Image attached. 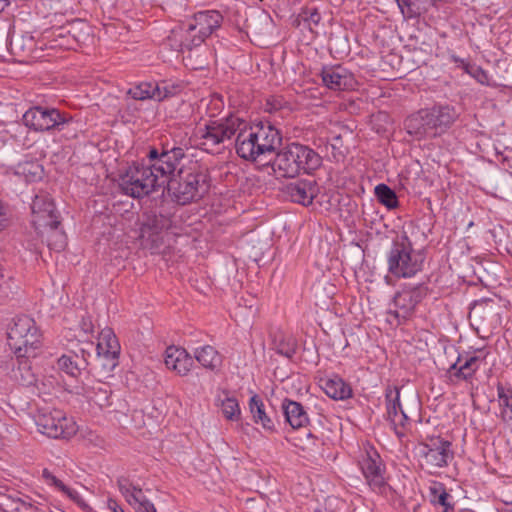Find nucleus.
Returning <instances> with one entry per match:
<instances>
[{
  "label": "nucleus",
  "instance_id": "ddd939ff",
  "mask_svg": "<svg viewBox=\"0 0 512 512\" xmlns=\"http://www.w3.org/2000/svg\"><path fill=\"white\" fill-rule=\"evenodd\" d=\"M451 442L441 438L432 439L430 443L420 445L419 454L430 468H442L453 459Z\"/></svg>",
  "mask_w": 512,
  "mask_h": 512
},
{
  "label": "nucleus",
  "instance_id": "de8ad7c7",
  "mask_svg": "<svg viewBox=\"0 0 512 512\" xmlns=\"http://www.w3.org/2000/svg\"><path fill=\"white\" fill-rule=\"evenodd\" d=\"M300 17L309 22V24L318 25L321 20V15L318 12V9L314 6H307L302 9L300 13Z\"/></svg>",
  "mask_w": 512,
  "mask_h": 512
},
{
  "label": "nucleus",
  "instance_id": "58836bf2",
  "mask_svg": "<svg viewBox=\"0 0 512 512\" xmlns=\"http://www.w3.org/2000/svg\"><path fill=\"white\" fill-rule=\"evenodd\" d=\"M386 398V410L387 417L389 420L391 418H395L398 414L403 411L401 403H400V390L397 387L388 388L385 394Z\"/></svg>",
  "mask_w": 512,
  "mask_h": 512
},
{
  "label": "nucleus",
  "instance_id": "a19ab883",
  "mask_svg": "<svg viewBox=\"0 0 512 512\" xmlns=\"http://www.w3.org/2000/svg\"><path fill=\"white\" fill-rule=\"evenodd\" d=\"M158 84L143 82L128 90L127 94L135 100L155 99Z\"/></svg>",
  "mask_w": 512,
  "mask_h": 512
},
{
  "label": "nucleus",
  "instance_id": "2eb2a0df",
  "mask_svg": "<svg viewBox=\"0 0 512 512\" xmlns=\"http://www.w3.org/2000/svg\"><path fill=\"white\" fill-rule=\"evenodd\" d=\"M117 486L128 504L137 512H157L154 504L144 495L143 489L134 485L127 477H119Z\"/></svg>",
  "mask_w": 512,
  "mask_h": 512
},
{
  "label": "nucleus",
  "instance_id": "a878e982",
  "mask_svg": "<svg viewBox=\"0 0 512 512\" xmlns=\"http://www.w3.org/2000/svg\"><path fill=\"white\" fill-rule=\"evenodd\" d=\"M57 367L71 377H78L83 370L87 369V363L78 357L76 351H70L58 358Z\"/></svg>",
  "mask_w": 512,
  "mask_h": 512
},
{
  "label": "nucleus",
  "instance_id": "72a5a7b5",
  "mask_svg": "<svg viewBox=\"0 0 512 512\" xmlns=\"http://www.w3.org/2000/svg\"><path fill=\"white\" fill-rule=\"evenodd\" d=\"M15 174L22 176L27 182H36L42 179L44 170L37 162L25 161L16 166Z\"/></svg>",
  "mask_w": 512,
  "mask_h": 512
},
{
  "label": "nucleus",
  "instance_id": "412c9836",
  "mask_svg": "<svg viewBox=\"0 0 512 512\" xmlns=\"http://www.w3.org/2000/svg\"><path fill=\"white\" fill-rule=\"evenodd\" d=\"M119 354L97 351V355L91 364L90 372L99 379L112 377L114 369L118 366Z\"/></svg>",
  "mask_w": 512,
  "mask_h": 512
},
{
  "label": "nucleus",
  "instance_id": "052dcab7",
  "mask_svg": "<svg viewBox=\"0 0 512 512\" xmlns=\"http://www.w3.org/2000/svg\"><path fill=\"white\" fill-rule=\"evenodd\" d=\"M108 506L113 512H124V510L117 504L115 500L110 499Z\"/></svg>",
  "mask_w": 512,
  "mask_h": 512
},
{
  "label": "nucleus",
  "instance_id": "a18cd8bd",
  "mask_svg": "<svg viewBox=\"0 0 512 512\" xmlns=\"http://www.w3.org/2000/svg\"><path fill=\"white\" fill-rule=\"evenodd\" d=\"M181 90L180 84L163 85L158 84V91H155V100L161 101L167 97L176 95Z\"/></svg>",
  "mask_w": 512,
  "mask_h": 512
},
{
  "label": "nucleus",
  "instance_id": "603ef678",
  "mask_svg": "<svg viewBox=\"0 0 512 512\" xmlns=\"http://www.w3.org/2000/svg\"><path fill=\"white\" fill-rule=\"evenodd\" d=\"M94 348V344L92 342L86 343V347H81L79 349L78 357L85 360L87 363V367L91 366L92 362H90L89 358L91 357V351Z\"/></svg>",
  "mask_w": 512,
  "mask_h": 512
},
{
  "label": "nucleus",
  "instance_id": "dca6fc26",
  "mask_svg": "<svg viewBox=\"0 0 512 512\" xmlns=\"http://www.w3.org/2000/svg\"><path fill=\"white\" fill-rule=\"evenodd\" d=\"M256 142L260 151L261 158L274 154L282 145V136L280 131L270 123H259L252 126Z\"/></svg>",
  "mask_w": 512,
  "mask_h": 512
},
{
  "label": "nucleus",
  "instance_id": "9d476101",
  "mask_svg": "<svg viewBox=\"0 0 512 512\" xmlns=\"http://www.w3.org/2000/svg\"><path fill=\"white\" fill-rule=\"evenodd\" d=\"M25 126L34 131H49L56 129L61 131L66 124H69L72 117L68 114L61 113L55 108H44L35 106L28 109L23 117Z\"/></svg>",
  "mask_w": 512,
  "mask_h": 512
},
{
  "label": "nucleus",
  "instance_id": "bf43d9fd",
  "mask_svg": "<svg viewBox=\"0 0 512 512\" xmlns=\"http://www.w3.org/2000/svg\"><path fill=\"white\" fill-rule=\"evenodd\" d=\"M438 0H420L418 3L419 5H423L425 12L428 11V9L436 4Z\"/></svg>",
  "mask_w": 512,
  "mask_h": 512
},
{
  "label": "nucleus",
  "instance_id": "c756f323",
  "mask_svg": "<svg viewBox=\"0 0 512 512\" xmlns=\"http://www.w3.org/2000/svg\"><path fill=\"white\" fill-rule=\"evenodd\" d=\"M160 154L163 156L164 162H166V171H170L171 176L176 174L175 171L181 161L186 159V154L182 147L171 146L169 143L162 145Z\"/></svg>",
  "mask_w": 512,
  "mask_h": 512
},
{
  "label": "nucleus",
  "instance_id": "f03ea898",
  "mask_svg": "<svg viewBox=\"0 0 512 512\" xmlns=\"http://www.w3.org/2000/svg\"><path fill=\"white\" fill-rule=\"evenodd\" d=\"M322 165V157L312 148L292 142L276 152L272 168L283 177L293 178L301 171L312 173Z\"/></svg>",
  "mask_w": 512,
  "mask_h": 512
},
{
  "label": "nucleus",
  "instance_id": "e2e57ef3",
  "mask_svg": "<svg viewBox=\"0 0 512 512\" xmlns=\"http://www.w3.org/2000/svg\"><path fill=\"white\" fill-rule=\"evenodd\" d=\"M497 393H498V398H499V399H503V398H504V395H507V394L505 393L504 388H503L501 385H498V387H497Z\"/></svg>",
  "mask_w": 512,
  "mask_h": 512
},
{
  "label": "nucleus",
  "instance_id": "b1692460",
  "mask_svg": "<svg viewBox=\"0 0 512 512\" xmlns=\"http://www.w3.org/2000/svg\"><path fill=\"white\" fill-rule=\"evenodd\" d=\"M405 129L410 135L418 138L432 137V130L428 124V114L426 109L420 110L409 116L404 122Z\"/></svg>",
  "mask_w": 512,
  "mask_h": 512
},
{
  "label": "nucleus",
  "instance_id": "0eeeda50",
  "mask_svg": "<svg viewBox=\"0 0 512 512\" xmlns=\"http://www.w3.org/2000/svg\"><path fill=\"white\" fill-rule=\"evenodd\" d=\"M223 16L216 10L201 11L194 15L188 24L184 40L181 41V50H192L201 45L222 23Z\"/></svg>",
  "mask_w": 512,
  "mask_h": 512
},
{
  "label": "nucleus",
  "instance_id": "c9c22d12",
  "mask_svg": "<svg viewBox=\"0 0 512 512\" xmlns=\"http://www.w3.org/2000/svg\"><path fill=\"white\" fill-rule=\"evenodd\" d=\"M249 409L256 423H261L265 429L273 427L272 420L266 415L263 401L258 395H253L249 401Z\"/></svg>",
  "mask_w": 512,
  "mask_h": 512
},
{
  "label": "nucleus",
  "instance_id": "a211bd4d",
  "mask_svg": "<svg viewBox=\"0 0 512 512\" xmlns=\"http://www.w3.org/2000/svg\"><path fill=\"white\" fill-rule=\"evenodd\" d=\"M235 148L238 156L245 160L256 161L261 158L254 130L252 126L248 127L244 121L236 133Z\"/></svg>",
  "mask_w": 512,
  "mask_h": 512
},
{
  "label": "nucleus",
  "instance_id": "c03bdc74",
  "mask_svg": "<svg viewBox=\"0 0 512 512\" xmlns=\"http://www.w3.org/2000/svg\"><path fill=\"white\" fill-rule=\"evenodd\" d=\"M147 168L152 170V174H158L161 182V186L168 182L171 177L170 171H166V162H164L163 156L160 154V158L155 163L145 164Z\"/></svg>",
  "mask_w": 512,
  "mask_h": 512
},
{
  "label": "nucleus",
  "instance_id": "e433bc0d",
  "mask_svg": "<svg viewBox=\"0 0 512 512\" xmlns=\"http://www.w3.org/2000/svg\"><path fill=\"white\" fill-rule=\"evenodd\" d=\"M96 351H104L107 353H120V344L110 328H104L99 334V342Z\"/></svg>",
  "mask_w": 512,
  "mask_h": 512
},
{
  "label": "nucleus",
  "instance_id": "8fccbe9b",
  "mask_svg": "<svg viewBox=\"0 0 512 512\" xmlns=\"http://www.w3.org/2000/svg\"><path fill=\"white\" fill-rule=\"evenodd\" d=\"M42 477L44 478L47 484L55 486L60 491L65 489L66 485L57 477H55L48 469L43 470Z\"/></svg>",
  "mask_w": 512,
  "mask_h": 512
},
{
  "label": "nucleus",
  "instance_id": "aec40b11",
  "mask_svg": "<svg viewBox=\"0 0 512 512\" xmlns=\"http://www.w3.org/2000/svg\"><path fill=\"white\" fill-rule=\"evenodd\" d=\"M164 361L168 369L176 371L180 376L187 375L194 363L192 356L184 348L174 346L166 349Z\"/></svg>",
  "mask_w": 512,
  "mask_h": 512
},
{
  "label": "nucleus",
  "instance_id": "338daca9",
  "mask_svg": "<svg viewBox=\"0 0 512 512\" xmlns=\"http://www.w3.org/2000/svg\"><path fill=\"white\" fill-rule=\"evenodd\" d=\"M315 512H322V511L317 509V510H315Z\"/></svg>",
  "mask_w": 512,
  "mask_h": 512
},
{
  "label": "nucleus",
  "instance_id": "f8f14e48",
  "mask_svg": "<svg viewBox=\"0 0 512 512\" xmlns=\"http://www.w3.org/2000/svg\"><path fill=\"white\" fill-rule=\"evenodd\" d=\"M359 463L370 488L378 493H384L387 484L383 477L382 464L377 451L369 447L365 450Z\"/></svg>",
  "mask_w": 512,
  "mask_h": 512
},
{
  "label": "nucleus",
  "instance_id": "09e8293b",
  "mask_svg": "<svg viewBox=\"0 0 512 512\" xmlns=\"http://www.w3.org/2000/svg\"><path fill=\"white\" fill-rule=\"evenodd\" d=\"M265 506L263 500H257L255 498H249L245 502V509L248 512H266Z\"/></svg>",
  "mask_w": 512,
  "mask_h": 512
},
{
  "label": "nucleus",
  "instance_id": "473e14b6",
  "mask_svg": "<svg viewBox=\"0 0 512 512\" xmlns=\"http://www.w3.org/2000/svg\"><path fill=\"white\" fill-rule=\"evenodd\" d=\"M493 188L496 196L501 199L512 201V175L507 171H502L495 176Z\"/></svg>",
  "mask_w": 512,
  "mask_h": 512
},
{
  "label": "nucleus",
  "instance_id": "9b49d317",
  "mask_svg": "<svg viewBox=\"0 0 512 512\" xmlns=\"http://www.w3.org/2000/svg\"><path fill=\"white\" fill-rule=\"evenodd\" d=\"M31 214V223L37 233L43 234L42 229L47 230L49 225L55 227L56 224H60L59 212L48 194L42 193L34 197Z\"/></svg>",
  "mask_w": 512,
  "mask_h": 512
},
{
  "label": "nucleus",
  "instance_id": "cd10ccee",
  "mask_svg": "<svg viewBox=\"0 0 512 512\" xmlns=\"http://www.w3.org/2000/svg\"><path fill=\"white\" fill-rule=\"evenodd\" d=\"M29 358L17 356V366L13 367L11 374L14 381L25 387L32 386L37 382V377L32 371Z\"/></svg>",
  "mask_w": 512,
  "mask_h": 512
},
{
  "label": "nucleus",
  "instance_id": "7c9ffc66",
  "mask_svg": "<svg viewBox=\"0 0 512 512\" xmlns=\"http://www.w3.org/2000/svg\"><path fill=\"white\" fill-rule=\"evenodd\" d=\"M194 357L204 368L211 371L216 370L222 364L220 354L210 345L195 349Z\"/></svg>",
  "mask_w": 512,
  "mask_h": 512
},
{
  "label": "nucleus",
  "instance_id": "13d9d810",
  "mask_svg": "<svg viewBox=\"0 0 512 512\" xmlns=\"http://www.w3.org/2000/svg\"><path fill=\"white\" fill-rule=\"evenodd\" d=\"M160 158V152L156 148H151L148 153V164L155 163Z\"/></svg>",
  "mask_w": 512,
  "mask_h": 512
},
{
  "label": "nucleus",
  "instance_id": "bb28decb",
  "mask_svg": "<svg viewBox=\"0 0 512 512\" xmlns=\"http://www.w3.org/2000/svg\"><path fill=\"white\" fill-rule=\"evenodd\" d=\"M170 220L168 217L162 214H156L155 212L146 213L144 220L141 224V237H151L160 233L163 229L168 228Z\"/></svg>",
  "mask_w": 512,
  "mask_h": 512
},
{
  "label": "nucleus",
  "instance_id": "7ed1b4c3",
  "mask_svg": "<svg viewBox=\"0 0 512 512\" xmlns=\"http://www.w3.org/2000/svg\"><path fill=\"white\" fill-rule=\"evenodd\" d=\"M425 257L416 251L406 234L397 236L387 253L388 272L396 278H410L423 268Z\"/></svg>",
  "mask_w": 512,
  "mask_h": 512
},
{
  "label": "nucleus",
  "instance_id": "39448f33",
  "mask_svg": "<svg viewBox=\"0 0 512 512\" xmlns=\"http://www.w3.org/2000/svg\"><path fill=\"white\" fill-rule=\"evenodd\" d=\"M119 186L124 194L133 198H142L161 187V182L158 174H152V170L142 163L130 166L121 175Z\"/></svg>",
  "mask_w": 512,
  "mask_h": 512
},
{
  "label": "nucleus",
  "instance_id": "49530a36",
  "mask_svg": "<svg viewBox=\"0 0 512 512\" xmlns=\"http://www.w3.org/2000/svg\"><path fill=\"white\" fill-rule=\"evenodd\" d=\"M388 421L398 436L404 435L403 429L409 421V418L404 411H401L398 416L391 418Z\"/></svg>",
  "mask_w": 512,
  "mask_h": 512
},
{
  "label": "nucleus",
  "instance_id": "6e6d98bb",
  "mask_svg": "<svg viewBox=\"0 0 512 512\" xmlns=\"http://www.w3.org/2000/svg\"><path fill=\"white\" fill-rule=\"evenodd\" d=\"M18 502L25 508H28V509H35L37 510V507L35 506V504L37 503L36 501H33L30 497L28 496H24V497H21L18 499Z\"/></svg>",
  "mask_w": 512,
  "mask_h": 512
},
{
  "label": "nucleus",
  "instance_id": "5701e85b",
  "mask_svg": "<svg viewBox=\"0 0 512 512\" xmlns=\"http://www.w3.org/2000/svg\"><path fill=\"white\" fill-rule=\"evenodd\" d=\"M282 410L286 421L293 429L305 427L309 423V418L303 406L289 399L282 402Z\"/></svg>",
  "mask_w": 512,
  "mask_h": 512
},
{
  "label": "nucleus",
  "instance_id": "4c0bfd02",
  "mask_svg": "<svg viewBox=\"0 0 512 512\" xmlns=\"http://www.w3.org/2000/svg\"><path fill=\"white\" fill-rule=\"evenodd\" d=\"M377 200L387 209L392 210L398 207V198L394 190L386 184H379L375 187Z\"/></svg>",
  "mask_w": 512,
  "mask_h": 512
},
{
  "label": "nucleus",
  "instance_id": "1a4fd4ad",
  "mask_svg": "<svg viewBox=\"0 0 512 512\" xmlns=\"http://www.w3.org/2000/svg\"><path fill=\"white\" fill-rule=\"evenodd\" d=\"M242 125L243 120L237 117L227 118L224 121H212L199 127L195 136L205 150H212L216 146L230 141Z\"/></svg>",
  "mask_w": 512,
  "mask_h": 512
},
{
  "label": "nucleus",
  "instance_id": "864d4df0",
  "mask_svg": "<svg viewBox=\"0 0 512 512\" xmlns=\"http://www.w3.org/2000/svg\"><path fill=\"white\" fill-rule=\"evenodd\" d=\"M469 73L481 84H485L488 82L487 73L480 67H471Z\"/></svg>",
  "mask_w": 512,
  "mask_h": 512
},
{
  "label": "nucleus",
  "instance_id": "423d86ee",
  "mask_svg": "<svg viewBox=\"0 0 512 512\" xmlns=\"http://www.w3.org/2000/svg\"><path fill=\"white\" fill-rule=\"evenodd\" d=\"M428 288L425 284L405 285L393 298L394 309L387 312V321L391 325H400L407 321L414 313L416 306L427 296Z\"/></svg>",
  "mask_w": 512,
  "mask_h": 512
},
{
  "label": "nucleus",
  "instance_id": "69168bd1",
  "mask_svg": "<svg viewBox=\"0 0 512 512\" xmlns=\"http://www.w3.org/2000/svg\"><path fill=\"white\" fill-rule=\"evenodd\" d=\"M7 5L6 0H0V11L4 10Z\"/></svg>",
  "mask_w": 512,
  "mask_h": 512
},
{
  "label": "nucleus",
  "instance_id": "79ce46f5",
  "mask_svg": "<svg viewBox=\"0 0 512 512\" xmlns=\"http://www.w3.org/2000/svg\"><path fill=\"white\" fill-rule=\"evenodd\" d=\"M420 0H396L397 5L406 19L419 17L422 13H425L423 5H419Z\"/></svg>",
  "mask_w": 512,
  "mask_h": 512
},
{
  "label": "nucleus",
  "instance_id": "6ab92c4d",
  "mask_svg": "<svg viewBox=\"0 0 512 512\" xmlns=\"http://www.w3.org/2000/svg\"><path fill=\"white\" fill-rule=\"evenodd\" d=\"M428 114V124L431 126L432 137L445 132L458 117L457 112L450 106H435L432 109H426Z\"/></svg>",
  "mask_w": 512,
  "mask_h": 512
},
{
  "label": "nucleus",
  "instance_id": "20e7f679",
  "mask_svg": "<svg viewBox=\"0 0 512 512\" xmlns=\"http://www.w3.org/2000/svg\"><path fill=\"white\" fill-rule=\"evenodd\" d=\"M7 340L16 356L35 357L40 334L34 320L25 315L14 318L7 331Z\"/></svg>",
  "mask_w": 512,
  "mask_h": 512
},
{
  "label": "nucleus",
  "instance_id": "2f4dec72",
  "mask_svg": "<svg viewBox=\"0 0 512 512\" xmlns=\"http://www.w3.org/2000/svg\"><path fill=\"white\" fill-rule=\"evenodd\" d=\"M429 497L431 503L443 507V512H454V505L449 502L452 497L442 483L434 482L429 487Z\"/></svg>",
  "mask_w": 512,
  "mask_h": 512
},
{
  "label": "nucleus",
  "instance_id": "6e6552de",
  "mask_svg": "<svg viewBox=\"0 0 512 512\" xmlns=\"http://www.w3.org/2000/svg\"><path fill=\"white\" fill-rule=\"evenodd\" d=\"M34 420L38 431L51 438H70L77 432L73 419L59 409L41 408Z\"/></svg>",
  "mask_w": 512,
  "mask_h": 512
},
{
  "label": "nucleus",
  "instance_id": "5fc2aeb1",
  "mask_svg": "<svg viewBox=\"0 0 512 512\" xmlns=\"http://www.w3.org/2000/svg\"><path fill=\"white\" fill-rule=\"evenodd\" d=\"M8 222L7 208L0 201V230L4 229L8 225Z\"/></svg>",
  "mask_w": 512,
  "mask_h": 512
},
{
  "label": "nucleus",
  "instance_id": "f3484780",
  "mask_svg": "<svg viewBox=\"0 0 512 512\" xmlns=\"http://www.w3.org/2000/svg\"><path fill=\"white\" fill-rule=\"evenodd\" d=\"M320 76L323 85L333 91L348 90L355 84L353 75L340 65L324 67Z\"/></svg>",
  "mask_w": 512,
  "mask_h": 512
},
{
  "label": "nucleus",
  "instance_id": "3c124183",
  "mask_svg": "<svg viewBox=\"0 0 512 512\" xmlns=\"http://www.w3.org/2000/svg\"><path fill=\"white\" fill-rule=\"evenodd\" d=\"M72 501L77 503L81 507H88L83 498L79 495L77 491L65 486V489L62 490Z\"/></svg>",
  "mask_w": 512,
  "mask_h": 512
},
{
  "label": "nucleus",
  "instance_id": "680f3d73",
  "mask_svg": "<svg viewBox=\"0 0 512 512\" xmlns=\"http://www.w3.org/2000/svg\"><path fill=\"white\" fill-rule=\"evenodd\" d=\"M502 404L505 406V407H508V405L511 403L512 401V396L509 397L508 395H504V398L503 399H499Z\"/></svg>",
  "mask_w": 512,
  "mask_h": 512
},
{
  "label": "nucleus",
  "instance_id": "ea45409f",
  "mask_svg": "<svg viewBox=\"0 0 512 512\" xmlns=\"http://www.w3.org/2000/svg\"><path fill=\"white\" fill-rule=\"evenodd\" d=\"M220 406L223 416L229 421H239L241 418V409L238 401L234 397L228 396L220 400Z\"/></svg>",
  "mask_w": 512,
  "mask_h": 512
},
{
  "label": "nucleus",
  "instance_id": "4d7b16f0",
  "mask_svg": "<svg viewBox=\"0 0 512 512\" xmlns=\"http://www.w3.org/2000/svg\"><path fill=\"white\" fill-rule=\"evenodd\" d=\"M81 330L85 333L93 332V324L90 318H83L80 323Z\"/></svg>",
  "mask_w": 512,
  "mask_h": 512
},
{
  "label": "nucleus",
  "instance_id": "f704fd0d",
  "mask_svg": "<svg viewBox=\"0 0 512 512\" xmlns=\"http://www.w3.org/2000/svg\"><path fill=\"white\" fill-rule=\"evenodd\" d=\"M478 361L479 357L471 356L459 367H457V363L452 364L449 368L450 376L463 380L469 379L478 369Z\"/></svg>",
  "mask_w": 512,
  "mask_h": 512
},
{
  "label": "nucleus",
  "instance_id": "f257e3e1",
  "mask_svg": "<svg viewBox=\"0 0 512 512\" xmlns=\"http://www.w3.org/2000/svg\"><path fill=\"white\" fill-rule=\"evenodd\" d=\"M208 174L198 161L188 160L167 182V190L173 201L187 205L197 201L207 192Z\"/></svg>",
  "mask_w": 512,
  "mask_h": 512
},
{
  "label": "nucleus",
  "instance_id": "4be33fe9",
  "mask_svg": "<svg viewBox=\"0 0 512 512\" xmlns=\"http://www.w3.org/2000/svg\"><path fill=\"white\" fill-rule=\"evenodd\" d=\"M321 388L334 400H345L353 394L351 386L338 375L321 379Z\"/></svg>",
  "mask_w": 512,
  "mask_h": 512
},
{
  "label": "nucleus",
  "instance_id": "c85d7f7f",
  "mask_svg": "<svg viewBox=\"0 0 512 512\" xmlns=\"http://www.w3.org/2000/svg\"><path fill=\"white\" fill-rule=\"evenodd\" d=\"M42 233H38L42 238L46 239L47 246L50 250L60 252L65 249L67 245V236L61 228V223L56 224L55 227L49 225L47 230L42 229Z\"/></svg>",
  "mask_w": 512,
  "mask_h": 512
},
{
  "label": "nucleus",
  "instance_id": "0e129e2a",
  "mask_svg": "<svg viewBox=\"0 0 512 512\" xmlns=\"http://www.w3.org/2000/svg\"><path fill=\"white\" fill-rule=\"evenodd\" d=\"M505 160L507 161L508 167L510 169L506 171L512 175V156H506Z\"/></svg>",
  "mask_w": 512,
  "mask_h": 512
},
{
  "label": "nucleus",
  "instance_id": "393cba45",
  "mask_svg": "<svg viewBox=\"0 0 512 512\" xmlns=\"http://www.w3.org/2000/svg\"><path fill=\"white\" fill-rule=\"evenodd\" d=\"M102 380L103 379H99L83 387L84 396L100 407L109 405V397L111 394L110 386Z\"/></svg>",
  "mask_w": 512,
  "mask_h": 512
},
{
  "label": "nucleus",
  "instance_id": "4468645a",
  "mask_svg": "<svg viewBox=\"0 0 512 512\" xmlns=\"http://www.w3.org/2000/svg\"><path fill=\"white\" fill-rule=\"evenodd\" d=\"M282 191L290 201L308 206L313 203L314 198L318 195L319 188L315 180L298 179L287 183Z\"/></svg>",
  "mask_w": 512,
  "mask_h": 512
},
{
  "label": "nucleus",
  "instance_id": "37998d69",
  "mask_svg": "<svg viewBox=\"0 0 512 512\" xmlns=\"http://www.w3.org/2000/svg\"><path fill=\"white\" fill-rule=\"evenodd\" d=\"M274 350L282 356L291 358L296 351V342L292 338L285 339L282 337L274 341Z\"/></svg>",
  "mask_w": 512,
  "mask_h": 512
}]
</instances>
